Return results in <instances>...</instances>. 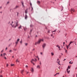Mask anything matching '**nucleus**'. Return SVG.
Here are the masks:
<instances>
[{"instance_id":"1","label":"nucleus","mask_w":77,"mask_h":77,"mask_svg":"<svg viewBox=\"0 0 77 77\" xmlns=\"http://www.w3.org/2000/svg\"><path fill=\"white\" fill-rule=\"evenodd\" d=\"M11 25L12 26V27H13V28H16L18 26V21H16V22L14 23V24L12 25V24L11 23Z\"/></svg>"},{"instance_id":"2","label":"nucleus","mask_w":77,"mask_h":77,"mask_svg":"<svg viewBox=\"0 0 77 77\" xmlns=\"http://www.w3.org/2000/svg\"><path fill=\"white\" fill-rule=\"evenodd\" d=\"M44 42V39H40L38 40V41L37 42H35V45H36L37 44H39L41 42Z\"/></svg>"},{"instance_id":"3","label":"nucleus","mask_w":77,"mask_h":77,"mask_svg":"<svg viewBox=\"0 0 77 77\" xmlns=\"http://www.w3.org/2000/svg\"><path fill=\"white\" fill-rule=\"evenodd\" d=\"M74 9L73 8H71L70 10V12L72 14H73V12H75Z\"/></svg>"},{"instance_id":"4","label":"nucleus","mask_w":77,"mask_h":77,"mask_svg":"<svg viewBox=\"0 0 77 77\" xmlns=\"http://www.w3.org/2000/svg\"><path fill=\"white\" fill-rule=\"evenodd\" d=\"M34 61L35 62V60H34V59H32L31 61V62L32 63H33L34 65H35V64L34 63H33V62Z\"/></svg>"},{"instance_id":"5","label":"nucleus","mask_w":77,"mask_h":77,"mask_svg":"<svg viewBox=\"0 0 77 77\" xmlns=\"http://www.w3.org/2000/svg\"><path fill=\"white\" fill-rule=\"evenodd\" d=\"M46 45V44H43L42 45V47L43 49H44V48H45V47Z\"/></svg>"},{"instance_id":"6","label":"nucleus","mask_w":77,"mask_h":77,"mask_svg":"<svg viewBox=\"0 0 77 77\" xmlns=\"http://www.w3.org/2000/svg\"><path fill=\"white\" fill-rule=\"evenodd\" d=\"M59 60V58H58L57 59V63H58V64H59V65H60V64H59V63H60V60Z\"/></svg>"},{"instance_id":"7","label":"nucleus","mask_w":77,"mask_h":77,"mask_svg":"<svg viewBox=\"0 0 77 77\" xmlns=\"http://www.w3.org/2000/svg\"><path fill=\"white\" fill-rule=\"evenodd\" d=\"M37 68H38V69H40V68H41V67H40V66L39 65H38L37 66Z\"/></svg>"},{"instance_id":"8","label":"nucleus","mask_w":77,"mask_h":77,"mask_svg":"<svg viewBox=\"0 0 77 77\" xmlns=\"http://www.w3.org/2000/svg\"><path fill=\"white\" fill-rule=\"evenodd\" d=\"M30 70L31 72H33V71H34V70L33 69V68H31V69Z\"/></svg>"},{"instance_id":"9","label":"nucleus","mask_w":77,"mask_h":77,"mask_svg":"<svg viewBox=\"0 0 77 77\" xmlns=\"http://www.w3.org/2000/svg\"><path fill=\"white\" fill-rule=\"evenodd\" d=\"M25 18L26 20L27 18V14H26L25 16Z\"/></svg>"},{"instance_id":"10","label":"nucleus","mask_w":77,"mask_h":77,"mask_svg":"<svg viewBox=\"0 0 77 77\" xmlns=\"http://www.w3.org/2000/svg\"><path fill=\"white\" fill-rule=\"evenodd\" d=\"M57 47H58V48H60V47L59 46V45H57Z\"/></svg>"},{"instance_id":"11","label":"nucleus","mask_w":77,"mask_h":77,"mask_svg":"<svg viewBox=\"0 0 77 77\" xmlns=\"http://www.w3.org/2000/svg\"><path fill=\"white\" fill-rule=\"evenodd\" d=\"M23 72H24V70H22L21 71V74H23Z\"/></svg>"},{"instance_id":"12","label":"nucleus","mask_w":77,"mask_h":77,"mask_svg":"<svg viewBox=\"0 0 77 77\" xmlns=\"http://www.w3.org/2000/svg\"><path fill=\"white\" fill-rule=\"evenodd\" d=\"M69 70L68 69H67V72H68V73H69V72H70L69 70Z\"/></svg>"},{"instance_id":"13","label":"nucleus","mask_w":77,"mask_h":77,"mask_svg":"<svg viewBox=\"0 0 77 77\" xmlns=\"http://www.w3.org/2000/svg\"><path fill=\"white\" fill-rule=\"evenodd\" d=\"M69 47H70V45H68L67 47V49H68V48H69Z\"/></svg>"},{"instance_id":"14","label":"nucleus","mask_w":77,"mask_h":77,"mask_svg":"<svg viewBox=\"0 0 77 77\" xmlns=\"http://www.w3.org/2000/svg\"><path fill=\"white\" fill-rule=\"evenodd\" d=\"M40 3V1H37V4H38V5H39Z\"/></svg>"},{"instance_id":"15","label":"nucleus","mask_w":77,"mask_h":77,"mask_svg":"<svg viewBox=\"0 0 77 77\" xmlns=\"http://www.w3.org/2000/svg\"><path fill=\"white\" fill-rule=\"evenodd\" d=\"M19 8V6L17 5L15 8V9H17V8Z\"/></svg>"},{"instance_id":"16","label":"nucleus","mask_w":77,"mask_h":77,"mask_svg":"<svg viewBox=\"0 0 77 77\" xmlns=\"http://www.w3.org/2000/svg\"><path fill=\"white\" fill-rule=\"evenodd\" d=\"M56 30H57V29H55L54 31L52 32V33L53 32H56Z\"/></svg>"},{"instance_id":"17","label":"nucleus","mask_w":77,"mask_h":77,"mask_svg":"<svg viewBox=\"0 0 77 77\" xmlns=\"http://www.w3.org/2000/svg\"><path fill=\"white\" fill-rule=\"evenodd\" d=\"M25 13L26 14H27V9L25 11Z\"/></svg>"},{"instance_id":"18","label":"nucleus","mask_w":77,"mask_h":77,"mask_svg":"<svg viewBox=\"0 0 77 77\" xmlns=\"http://www.w3.org/2000/svg\"><path fill=\"white\" fill-rule=\"evenodd\" d=\"M72 43H73V42H70V43L69 44V45H70L71 44H72Z\"/></svg>"},{"instance_id":"19","label":"nucleus","mask_w":77,"mask_h":77,"mask_svg":"<svg viewBox=\"0 0 77 77\" xmlns=\"http://www.w3.org/2000/svg\"><path fill=\"white\" fill-rule=\"evenodd\" d=\"M21 28V26H20L18 27V29H20Z\"/></svg>"},{"instance_id":"20","label":"nucleus","mask_w":77,"mask_h":77,"mask_svg":"<svg viewBox=\"0 0 77 77\" xmlns=\"http://www.w3.org/2000/svg\"><path fill=\"white\" fill-rule=\"evenodd\" d=\"M51 54L52 56H54V53L53 52L51 53Z\"/></svg>"},{"instance_id":"21","label":"nucleus","mask_w":77,"mask_h":77,"mask_svg":"<svg viewBox=\"0 0 77 77\" xmlns=\"http://www.w3.org/2000/svg\"><path fill=\"white\" fill-rule=\"evenodd\" d=\"M3 54L4 57H5V55H6V54L5 53H4Z\"/></svg>"},{"instance_id":"22","label":"nucleus","mask_w":77,"mask_h":77,"mask_svg":"<svg viewBox=\"0 0 77 77\" xmlns=\"http://www.w3.org/2000/svg\"><path fill=\"white\" fill-rule=\"evenodd\" d=\"M21 3H22V5H23V6H24V4L23 3V2H22Z\"/></svg>"},{"instance_id":"23","label":"nucleus","mask_w":77,"mask_h":77,"mask_svg":"<svg viewBox=\"0 0 77 77\" xmlns=\"http://www.w3.org/2000/svg\"><path fill=\"white\" fill-rule=\"evenodd\" d=\"M20 41V39L18 38L17 40V42H19V41Z\"/></svg>"},{"instance_id":"24","label":"nucleus","mask_w":77,"mask_h":77,"mask_svg":"<svg viewBox=\"0 0 77 77\" xmlns=\"http://www.w3.org/2000/svg\"><path fill=\"white\" fill-rule=\"evenodd\" d=\"M25 44L26 46H27V43H25Z\"/></svg>"},{"instance_id":"25","label":"nucleus","mask_w":77,"mask_h":77,"mask_svg":"<svg viewBox=\"0 0 77 77\" xmlns=\"http://www.w3.org/2000/svg\"><path fill=\"white\" fill-rule=\"evenodd\" d=\"M18 42H17H17H15L16 45H17V44H18Z\"/></svg>"},{"instance_id":"26","label":"nucleus","mask_w":77,"mask_h":77,"mask_svg":"<svg viewBox=\"0 0 77 77\" xmlns=\"http://www.w3.org/2000/svg\"><path fill=\"white\" fill-rule=\"evenodd\" d=\"M67 69H70V67L69 66H68Z\"/></svg>"},{"instance_id":"27","label":"nucleus","mask_w":77,"mask_h":77,"mask_svg":"<svg viewBox=\"0 0 77 77\" xmlns=\"http://www.w3.org/2000/svg\"><path fill=\"white\" fill-rule=\"evenodd\" d=\"M9 52H12V50H10L9 51Z\"/></svg>"},{"instance_id":"28","label":"nucleus","mask_w":77,"mask_h":77,"mask_svg":"<svg viewBox=\"0 0 77 77\" xmlns=\"http://www.w3.org/2000/svg\"><path fill=\"white\" fill-rule=\"evenodd\" d=\"M19 15V13L18 12H17V16H18Z\"/></svg>"},{"instance_id":"29","label":"nucleus","mask_w":77,"mask_h":77,"mask_svg":"<svg viewBox=\"0 0 77 77\" xmlns=\"http://www.w3.org/2000/svg\"><path fill=\"white\" fill-rule=\"evenodd\" d=\"M22 40H21V41L20 42V44H22Z\"/></svg>"},{"instance_id":"30","label":"nucleus","mask_w":77,"mask_h":77,"mask_svg":"<svg viewBox=\"0 0 77 77\" xmlns=\"http://www.w3.org/2000/svg\"><path fill=\"white\" fill-rule=\"evenodd\" d=\"M14 64H11V66H14Z\"/></svg>"},{"instance_id":"31","label":"nucleus","mask_w":77,"mask_h":77,"mask_svg":"<svg viewBox=\"0 0 77 77\" xmlns=\"http://www.w3.org/2000/svg\"><path fill=\"white\" fill-rule=\"evenodd\" d=\"M9 2H7V4L8 5V4H9Z\"/></svg>"},{"instance_id":"32","label":"nucleus","mask_w":77,"mask_h":77,"mask_svg":"<svg viewBox=\"0 0 77 77\" xmlns=\"http://www.w3.org/2000/svg\"><path fill=\"white\" fill-rule=\"evenodd\" d=\"M6 66L7 67H8V64L7 63L6 64Z\"/></svg>"},{"instance_id":"33","label":"nucleus","mask_w":77,"mask_h":77,"mask_svg":"<svg viewBox=\"0 0 77 77\" xmlns=\"http://www.w3.org/2000/svg\"><path fill=\"white\" fill-rule=\"evenodd\" d=\"M35 50V49H33L32 50V51H34Z\"/></svg>"},{"instance_id":"34","label":"nucleus","mask_w":77,"mask_h":77,"mask_svg":"<svg viewBox=\"0 0 77 77\" xmlns=\"http://www.w3.org/2000/svg\"><path fill=\"white\" fill-rule=\"evenodd\" d=\"M26 68H28V66L26 65Z\"/></svg>"},{"instance_id":"35","label":"nucleus","mask_w":77,"mask_h":77,"mask_svg":"<svg viewBox=\"0 0 77 77\" xmlns=\"http://www.w3.org/2000/svg\"><path fill=\"white\" fill-rule=\"evenodd\" d=\"M35 62H36V61H37V60L36 59H35Z\"/></svg>"},{"instance_id":"36","label":"nucleus","mask_w":77,"mask_h":77,"mask_svg":"<svg viewBox=\"0 0 77 77\" xmlns=\"http://www.w3.org/2000/svg\"><path fill=\"white\" fill-rule=\"evenodd\" d=\"M16 62H19V61H18V59L17 60Z\"/></svg>"},{"instance_id":"37","label":"nucleus","mask_w":77,"mask_h":77,"mask_svg":"<svg viewBox=\"0 0 77 77\" xmlns=\"http://www.w3.org/2000/svg\"><path fill=\"white\" fill-rule=\"evenodd\" d=\"M59 50H60H60H61V48H59Z\"/></svg>"},{"instance_id":"38","label":"nucleus","mask_w":77,"mask_h":77,"mask_svg":"<svg viewBox=\"0 0 77 77\" xmlns=\"http://www.w3.org/2000/svg\"><path fill=\"white\" fill-rule=\"evenodd\" d=\"M11 23V22H10V21H9V22H8V24H10V23Z\"/></svg>"},{"instance_id":"39","label":"nucleus","mask_w":77,"mask_h":77,"mask_svg":"<svg viewBox=\"0 0 77 77\" xmlns=\"http://www.w3.org/2000/svg\"><path fill=\"white\" fill-rule=\"evenodd\" d=\"M37 57L38 58V60H39V57Z\"/></svg>"},{"instance_id":"40","label":"nucleus","mask_w":77,"mask_h":77,"mask_svg":"<svg viewBox=\"0 0 77 77\" xmlns=\"http://www.w3.org/2000/svg\"><path fill=\"white\" fill-rule=\"evenodd\" d=\"M35 37V38H37V37H38V35H36Z\"/></svg>"},{"instance_id":"41","label":"nucleus","mask_w":77,"mask_h":77,"mask_svg":"<svg viewBox=\"0 0 77 77\" xmlns=\"http://www.w3.org/2000/svg\"><path fill=\"white\" fill-rule=\"evenodd\" d=\"M40 54H41L42 55V52H41L40 53Z\"/></svg>"},{"instance_id":"42","label":"nucleus","mask_w":77,"mask_h":77,"mask_svg":"<svg viewBox=\"0 0 77 77\" xmlns=\"http://www.w3.org/2000/svg\"><path fill=\"white\" fill-rule=\"evenodd\" d=\"M0 77H3L2 75H0Z\"/></svg>"},{"instance_id":"43","label":"nucleus","mask_w":77,"mask_h":77,"mask_svg":"<svg viewBox=\"0 0 77 77\" xmlns=\"http://www.w3.org/2000/svg\"><path fill=\"white\" fill-rule=\"evenodd\" d=\"M2 54H1V56H2Z\"/></svg>"},{"instance_id":"44","label":"nucleus","mask_w":77,"mask_h":77,"mask_svg":"<svg viewBox=\"0 0 77 77\" xmlns=\"http://www.w3.org/2000/svg\"><path fill=\"white\" fill-rule=\"evenodd\" d=\"M57 73H56V74L54 75V76H56V75H57Z\"/></svg>"},{"instance_id":"45","label":"nucleus","mask_w":77,"mask_h":77,"mask_svg":"<svg viewBox=\"0 0 77 77\" xmlns=\"http://www.w3.org/2000/svg\"><path fill=\"white\" fill-rule=\"evenodd\" d=\"M63 45H65V42H63Z\"/></svg>"},{"instance_id":"46","label":"nucleus","mask_w":77,"mask_h":77,"mask_svg":"<svg viewBox=\"0 0 77 77\" xmlns=\"http://www.w3.org/2000/svg\"><path fill=\"white\" fill-rule=\"evenodd\" d=\"M51 36H53V34L51 35Z\"/></svg>"},{"instance_id":"47","label":"nucleus","mask_w":77,"mask_h":77,"mask_svg":"<svg viewBox=\"0 0 77 77\" xmlns=\"http://www.w3.org/2000/svg\"><path fill=\"white\" fill-rule=\"evenodd\" d=\"M4 59H6V57H4Z\"/></svg>"},{"instance_id":"48","label":"nucleus","mask_w":77,"mask_h":77,"mask_svg":"<svg viewBox=\"0 0 77 77\" xmlns=\"http://www.w3.org/2000/svg\"><path fill=\"white\" fill-rule=\"evenodd\" d=\"M24 30L25 31L26 30V29L25 28H24Z\"/></svg>"},{"instance_id":"49","label":"nucleus","mask_w":77,"mask_h":77,"mask_svg":"<svg viewBox=\"0 0 77 77\" xmlns=\"http://www.w3.org/2000/svg\"><path fill=\"white\" fill-rule=\"evenodd\" d=\"M71 61H70V62H69V63L70 64H71Z\"/></svg>"},{"instance_id":"50","label":"nucleus","mask_w":77,"mask_h":77,"mask_svg":"<svg viewBox=\"0 0 77 77\" xmlns=\"http://www.w3.org/2000/svg\"><path fill=\"white\" fill-rule=\"evenodd\" d=\"M7 49H8V48L7 47L5 49L6 50H7Z\"/></svg>"},{"instance_id":"51","label":"nucleus","mask_w":77,"mask_h":77,"mask_svg":"<svg viewBox=\"0 0 77 77\" xmlns=\"http://www.w3.org/2000/svg\"><path fill=\"white\" fill-rule=\"evenodd\" d=\"M10 46H11V45L10 44L9 45H8V47H10Z\"/></svg>"},{"instance_id":"52","label":"nucleus","mask_w":77,"mask_h":77,"mask_svg":"<svg viewBox=\"0 0 77 77\" xmlns=\"http://www.w3.org/2000/svg\"><path fill=\"white\" fill-rule=\"evenodd\" d=\"M3 51V50H2V51H1V53H2Z\"/></svg>"},{"instance_id":"53","label":"nucleus","mask_w":77,"mask_h":77,"mask_svg":"<svg viewBox=\"0 0 77 77\" xmlns=\"http://www.w3.org/2000/svg\"><path fill=\"white\" fill-rule=\"evenodd\" d=\"M40 65H41V62H40Z\"/></svg>"},{"instance_id":"54","label":"nucleus","mask_w":77,"mask_h":77,"mask_svg":"<svg viewBox=\"0 0 77 77\" xmlns=\"http://www.w3.org/2000/svg\"><path fill=\"white\" fill-rule=\"evenodd\" d=\"M13 23H14V22L13 21H12V23L13 24Z\"/></svg>"},{"instance_id":"55","label":"nucleus","mask_w":77,"mask_h":77,"mask_svg":"<svg viewBox=\"0 0 77 77\" xmlns=\"http://www.w3.org/2000/svg\"><path fill=\"white\" fill-rule=\"evenodd\" d=\"M61 54L62 56V55H63V54L61 53Z\"/></svg>"},{"instance_id":"56","label":"nucleus","mask_w":77,"mask_h":77,"mask_svg":"<svg viewBox=\"0 0 77 77\" xmlns=\"http://www.w3.org/2000/svg\"><path fill=\"white\" fill-rule=\"evenodd\" d=\"M66 60V59H65L64 60H63V61H65Z\"/></svg>"},{"instance_id":"57","label":"nucleus","mask_w":77,"mask_h":77,"mask_svg":"<svg viewBox=\"0 0 77 77\" xmlns=\"http://www.w3.org/2000/svg\"><path fill=\"white\" fill-rule=\"evenodd\" d=\"M32 8V10H33V7H31Z\"/></svg>"},{"instance_id":"58","label":"nucleus","mask_w":77,"mask_h":77,"mask_svg":"<svg viewBox=\"0 0 77 77\" xmlns=\"http://www.w3.org/2000/svg\"><path fill=\"white\" fill-rule=\"evenodd\" d=\"M53 38H54V36H53Z\"/></svg>"},{"instance_id":"59","label":"nucleus","mask_w":77,"mask_h":77,"mask_svg":"<svg viewBox=\"0 0 77 77\" xmlns=\"http://www.w3.org/2000/svg\"><path fill=\"white\" fill-rule=\"evenodd\" d=\"M28 38H30V37H29V36H28Z\"/></svg>"},{"instance_id":"60","label":"nucleus","mask_w":77,"mask_h":77,"mask_svg":"<svg viewBox=\"0 0 77 77\" xmlns=\"http://www.w3.org/2000/svg\"><path fill=\"white\" fill-rule=\"evenodd\" d=\"M28 73H29V72H27L26 74H28Z\"/></svg>"},{"instance_id":"61","label":"nucleus","mask_w":77,"mask_h":77,"mask_svg":"<svg viewBox=\"0 0 77 77\" xmlns=\"http://www.w3.org/2000/svg\"><path fill=\"white\" fill-rule=\"evenodd\" d=\"M71 64H72V62L71 63Z\"/></svg>"},{"instance_id":"62","label":"nucleus","mask_w":77,"mask_h":77,"mask_svg":"<svg viewBox=\"0 0 77 77\" xmlns=\"http://www.w3.org/2000/svg\"><path fill=\"white\" fill-rule=\"evenodd\" d=\"M0 8H1V9L2 8V7H0Z\"/></svg>"},{"instance_id":"63","label":"nucleus","mask_w":77,"mask_h":77,"mask_svg":"<svg viewBox=\"0 0 77 77\" xmlns=\"http://www.w3.org/2000/svg\"><path fill=\"white\" fill-rule=\"evenodd\" d=\"M12 57L13 58H14V56H13Z\"/></svg>"},{"instance_id":"64","label":"nucleus","mask_w":77,"mask_h":77,"mask_svg":"<svg viewBox=\"0 0 77 77\" xmlns=\"http://www.w3.org/2000/svg\"><path fill=\"white\" fill-rule=\"evenodd\" d=\"M76 77H77V74H76Z\"/></svg>"}]
</instances>
